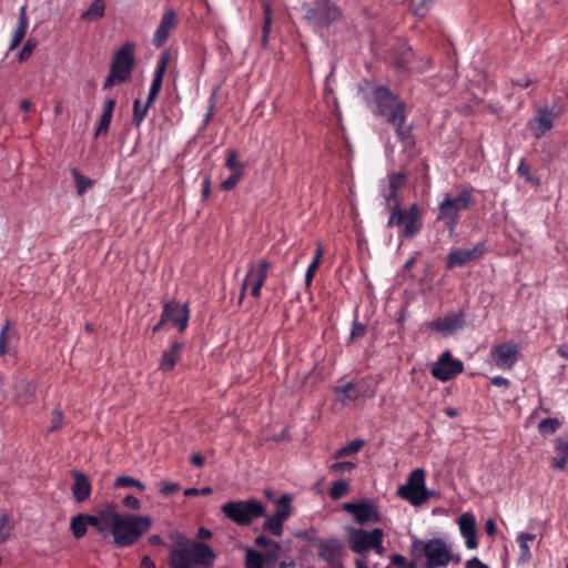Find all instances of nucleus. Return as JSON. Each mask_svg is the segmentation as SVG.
Wrapping results in <instances>:
<instances>
[{
    "label": "nucleus",
    "mask_w": 568,
    "mask_h": 568,
    "mask_svg": "<svg viewBox=\"0 0 568 568\" xmlns=\"http://www.w3.org/2000/svg\"><path fill=\"white\" fill-rule=\"evenodd\" d=\"M216 558L214 550L206 544L178 537L169 554L170 568H211Z\"/></svg>",
    "instance_id": "nucleus-1"
},
{
    "label": "nucleus",
    "mask_w": 568,
    "mask_h": 568,
    "mask_svg": "<svg viewBox=\"0 0 568 568\" xmlns=\"http://www.w3.org/2000/svg\"><path fill=\"white\" fill-rule=\"evenodd\" d=\"M110 530L118 547H128L133 545L149 528L152 520L148 516L120 515L110 511L108 516Z\"/></svg>",
    "instance_id": "nucleus-2"
},
{
    "label": "nucleus",
    "mask_w": 568,
    "mask_h": 568,
    "mask_svg": "<svg viewBox=\"0 0 568 568\" xmlns=\"http://www.w3.org/2000/svg\"><path fill=\"white\" fill-rule=\"evenodd\" d=\"M474 203L473 191L462 190L458 194H445L438 205L437 221L444 222L448 231L454 233L460 212L467 210Z\"/></svg>",
    "instance_id": "nucleus-3"
},
{
    "label": "nucleus",
    "mask_w": 568,
    "mask_h": 568,
    "mask_svg": "<svg viewBox=\"0 0 568 568\" xmlns=\"http://www.w3.org/2000/svg\"><path fill=\"white\" fill-rule=\"evenodd\" d=\"M224 516L237 526H248L265 516V506L256 499L232 500L221 507Z\"/></svg>",
    "instance_id": "nucleus-4"
},
{
    "label": "nucleus",
    "mask_w": 568,
    "mask_h": 568,
    "mask_svg": "<svg viewBox=\"0 0 568 568\" xmlns=\"http://www.w3.org/2000/svg\"><path fill=\"white\" fill-rule=\"evenodd\" d=\"M304 19L316 32L327 29L342 17L339 8L329 0H315L313 4L304 3Z\"/></svg>",
    "instance_id": "nucleus-5"
},
{
    "label": "nucleus",
    "mask_w": 568,
    "mask_h": 568,
    "mask_svg": "<svg viewBox=\"0 0 568 568\" xmlns=\"http://www.w3.org/2000/svg\"><path fill=\"white\" fill-rule=\"evenodd\" d=\"M133 52L134 45L126 43L114 54L110 73L103 84L104 90L130 79L134 64Z\"/></svg>",
    "instance_id": "nucleus-6"
},
{
    "label": "nucleus",
    "mask_w": 568,
    "mask_h": 568,
    "mask_svg": "<svg viewBox=\"0 0 568 568\" xmlns=\"http://www.w3.org/2000/svg\"><path fill=\"white\" fill-rule=\"evenodd\" d=\"M376 112L386 118L389 123H399L405 119V104L385 87H378L374 91Z\"/></svg>",
    "instance_id": "nucleus-7"
},
{
    "label": "nucleus",
    "mask_w": 568,
    "mask_h": 568,
    "mask_svg": "<svg viewBox=\"0 0 568 568\" xmlns=\"http://www.w3.org/2000/svg\"><path fill=\"white\" fill-rule=\"evenodd\" d=\"M426 474L422 468L413 470L405 485L398 488V495L413 506H419L428 500L434 493L425 487Z\"/></svg>",
    "instance_id": "nucleus-8"
},
{
    "label": "nucleus",
    "mask_w": 568,
    "mask_h": 568,
    "mask_svg": "<svg viewBox=\"0 0 568 568\" xmlns=\"http://www.w3.org/2000/svg\"><path fill=\"white\" fill-rule=\"evenodd\" d=\"M423 552L427 559L426 568L446 567L454 560L452 547L440 538H433L427 541H419Z\"/></svg>",
    "instance_id": "nucleus-9"
},
{
    "label": "nucleus",
    "mask_w": 568,
    "mask_h": 568,
    "mask_svg": "<svg viewBox=\"0 0 568 568\" xmlns=\"http://www.w3.org/2000/svg\"><path fill=\"white\" fill-rule=\"evenodd\" d=\"M268 268L270 263L266 260L250 263L248 271L242 284L240 302L243 300L244 294L248 288L251 290V295L254 298H258L261 296V290L266 281Z\"/></svg>",
    "instance_id": "nucleus-10"
},
{
    "label": "nucleus",
    "mask_w": 568,
    "mask_h": 568,
    "mask_svg": "<svg viewBox=\"0 0 568 568\" xmlns=\"http://www.w3.org/2000/svg\"><path fill=\"white\" fill-rule=\"evenodd\" d=\"M560 109L539 108L534 119L528 122V128L536 139L542 138L554 126V120L560 115Z\"/></svg>",
    "instance_id": "nucleus-11"
},
{
    "label": "nucleus",
    "mask_w": 568,
    "mask_h": 568,
    "mask_svg": "<svg viewBox=\"0 0 568 568\" xmlns=\"http://www.w3.org/2000/svg\"><path fill=\"white\" fill-rule=\"evenodd\" d=\"M464 365L460 361L454 359L449 352L443 353L432 368V375L447 382L463 372Z\"/></svg>",
    "instance_id": "nucleus-12"
},
{
    "label": "nucleus",
    "mask_w": 568,
    "mask_h": 568,
    "mask_svg": "<svg viewBox=\"0 0 568 568\" xmlns=\"http://www.w3.org/2000/svg\"><path fill=\"white\" fill-rule=\"evenodd\" d=\"M518 346L511 343H503L491 349L493 361L501 369H511L518 359Z\"/></svg>",
    "instance_id": "nucleus-13"
},
{
    "label": "nucleus",
    "mask_w": 568,
    "mask_h": 568,
    "mask_svg": "<svg viewBox=\"0 0 568 568\" xmlns=\"http://www.w3.org/2000/svg\"><path fill=\"white\" fill-rule=\"evenodd\" d=\"M344 509L352 514L355 520L363 525L369 521H378V510L371 501L346 503Z\"/></svg>",
    "instance_id": "nucleus-14"
},
{
    "label": "nucleus",
    "mask_w": 568,
    "mask_h": 568,
    "mask_svg": "<svg viewBox=\"0 0 568 568\" xmlns=\"http://www.w3.org/2000/svg\"><path fill=\"white\" fill-rule=\"evenodd\" d=\"M485 252L483 243H477L468 248H457L447 257V267L464 266L468 262L479 258Z\"/></svg>",
    "instance_id": "nucleus-15"
},
{
    "label": "nucleus",
    "mask_w": 568,
    "mask_h": 568,
    "mask_svg": "<svg viewBox=\"0 0 568 568\" xmlns=\"http://www.w3.org/2000/svg\"><path fill=\"white\" fill-rule=\"evenodd\" d=\"M406 176L404 173H393L387 176V180L381 184V194L387 207H392L396 200L397 191L404 185Z\"/></svg>",
    "instance_id": "nucleus-16"
},
{
    "label": "nucleus",
    "mask_w": 568,
    "mask_h": 568,
    "mask_svg": "<svg viewBox=\"0 0 568 568\" xmlns=\"http://www.w3.org/2000/svg\"><path fill=\"white\" fill-rule=\"evenodd\" d=\"M163 321L172 323L180 332H183L189 322V308L185 304L168 303L163 310Z\"/></svg>",
    "instance_id": "nucleus-17"
},
{
    "label": "nucleus",
    "mask_w": 568,
    "mask_h": 568,
    "mask_svg": "<svg viewBox=\"0 0 568 568\" xmlns=\"http://www.w3.org/2000/svg\"><path fill=\"white\" fill-rule=\"evenodd\" d=\"M349 545L351 549L359 555L367 554L372 549V544L375 539V529L366 531L363 529L353 528L349 530Z\"/></svg>",
    "instance_id": "nucleus-18"
},
{
    "label": "nucleus",
    "mask_w": 568,
    "mask_h": 568,
    "mask_svg": "<svg viewBox=\"0 0 568 568\" xmlns=\"http://www.w3.org/2000/svg\"><path fill=\"white\" fill-rule=\"evenodd\" d=\"M176 27V16H175V12L174 10L172 9H168L161 20H160V23L154 32V36H153V44L156 47V48H160L162 47L165 41L168 40L171 31L173 29H175Z\"/></svg>",
    "instance_id": "nucleus-19"
},
{
    "label": "nucleus",
    "mask_w": 568,
    "mask_h": 568,
    "mask_svg": "<svg viewBox=\"0 0 568 568\" xmlns=\"http://www.w3.org/2000/svg\"><path fill=\"white\" fill-rule=\"evenodd\" d=\"M464 324V316L462 313L449 314L443 318L433 321L429 326L436 332L448 335L460 328Z\"/></svg>",
    "instance_id": "nucleus-20"
},
{
    "label": "nucleus",
    "mask_w": 568,
    "mask_h": 568,
    "mask_svg": "<svg viewBox=\"0 0 568 568\" xmlns=\"http://www.w3.org/2000/svg\"><path fill=\"white\" fill-rule=\"evenodd\" d=\"M458 526L460 534L466 539L467 548L475 549L477 547L475 517L469 513L463 514L458 519Z\"/></svg>",
    "instance_id": "nucleus-21"
},
{
    "label": "nucleus",
    "mask_w": 568,
    "mask_h": 568,
    "mask_svg": "<svg viewBox=\"0 0 568 568\" xmlns=\"http://www.w3.org/2000/svg\"><path fill=\"white\" fill-rule=\"evenodd\" d=\"M342 544L335 538L321 540L318 542V556L321 559L325 560L328 564H333L335 562V560H337L342 552Z\"/></svg>",
    "instance_id": "nucleus-22"
},
{
    "label": "nucleus",
    "mask_w": 568,
    "mask_h": 568,
    "mask_svg": "<svg viewBox=\"0 0 568 568\" xmlns=\"http://www.w3.org/2000/svg\"><path fill=\"white\" fill-rule=\"evenodd\" d=\"M33 397V386L23 378H17L13 383L12 400L19 405L28 404Z\"/></svg>",
    "instance_id": "nucleus-23"
},
{
    "label": "nucleus",
    "mask_w": 568,
    "mask_h": 568,
    "mask_svg": "<svg viewBox=\"0 0 568 568\" xmlns=\"http://www.w3.org/2000/svg\"><path fill=\"white\" fill-rule=\"evenodd\" d=\"M72 494L79 503H82L90 497L91 484L88 477L81 471L73 473Z\"/></svg>",
    "instance_id": "nucleus-24"
},
{
    "label": "nucleus",
    "mask_w": 568,
    "mask_h": 568,
    "mask_svg": "<svg viewBox=\"0 0 568 568\" xmlns=\"http://www.w3.org/2000/svg\"><path fill=\"white\" fill-rule=\"evenodd\" d=\"M334 394L336 400L341 402L343 405L348 404L351 402H355L362 395L359 387L355 383H346L345 385L336 386L334 388Z\"/></svg>",
    "instance_id": "nucleus-25"
},
{
    "label": "nucleus",
    "mask_w": 568,
    "mask_h": 568,
    "mask_svg": "<svg viewBox=\"0 0 568 568\" xmlns=\"http://www.w3.org/2000/svg\"><path fill=\"white\" fill-rule=\"evenodd\" d=\"M419 209L416 204L409 206L406 211L402 235L405 237H413L419 231Z\"/></svg>",
    "instance_id": "nucleus-26"
},
{
    "label": "nucleus",
    "mask_w": 568,
    "mask_h": 568,
    "mask_svg": "<svg viewBox=\"0 0 568 568\" xmlns=\"http://www.w3.org/2000/svg\"><path fill=\"white\" fill-rule=\"evenodd\" d=\"M555 453L557 457H555L551 462V465L555 469L564 470L568 466V439L567 438H557L555 445Z\"/></svg>",
    "instance_id": "nucleus-27"
},
{
    "label": "nucleus",
    "mask_w": 568,
    "mask_h": 568,
    "mask_svg": "<svg viewBox=\"0 0 568 568\" xmlns=\"http://www.w3.org/2000/svg\"><path fill=\"white\" fill-rule=\"evenodd\" d=\"M181 344L174 343L170 349L165 351L160 361V369L163 372H170L174 368L175 364L180 358Z\"/></svg>",
    "instance_id": "nucleus-28"
},
{
    "label": "nucleus",
    "mask_w": 568,
    "mask_h": 568,
    "mask_svg": "<svg viewBox=\"0 0 568 568\" xmlns=\"http://www.w3.org/2000/svg\"><path fill=\"white\" fill-rule=\"evenodd\" d=\"M115 106V100L114 99H108L104 103L103 113L100 118L99 125L95 132V135H100L103 133H106L111 123L113 110Z\"/></svg>",
    "instance_id": "nucleus-29"
},
{
    "label": "nucleus",
    "mask_w": 568,
    "mask_h": 568,
    "mask_svg": "<svg viewBox=\"0 0 568 568\" xmlns=\"http://www.w3.org/2000/svg\"><path fill=\"white\" fill-rule=\"evenodd\" d=\"M169 59H170L169 53L161 54V57L158 61L153 81L151 83V88H150L151 91L160 92L161 87H162L163 75L165 73V70H166V67L169 63Z\"/></svg>",
    "instance_id": "nucleus-30"
},
{
    "label": "nucleus",
    "mask_w": 568,
    "mask_h": 568,
    "mask_svg": "<svg viewBox=\"0 0 568 568\" xmlns=\"http://www.w3.org/2000/svg\"><path fill=\"white\" fill-rule=\"evenodd\" d=\"M105 11V1L104 0H94L88 10H85L80 19L87 22H92L100 20L103 18Z\"/></svg>",
    "instance_id": "nucleus-31"
},
{
    "label": "nucleus",
    "mask_w": 568,
    "mask_h": 568,
    "mask_svg": "<svg viewBox=\"0 0 568 568\" xmlns=\"http://www.w3.org/2000/svg\"><path fill=\"white\" fill-rule=\"evenodd\" d=\"M291 497L288 495H283L277 501V509L272 515L282 524L291 516Z\"/></svg>",
    "instance_id": "nucleus-32"
},
{
    "label": "nucleus",
    "mask_w": 568,
    "mask_h": 568,
    "mask_svg": "<svg viewBox=\"0 0 568 568\" xmlns=\"http://www.w3.org/2000/svg\"><path fill=\"white\" fill-rule=\"evenodd\" d=\"M535 538H536V536L534 534L523 532L518 536L517 540H518L519 549H520L519 561H521V562L528 561V559L531 556L530 549L528 546V541H532V540H535Z\"/></svg>",
    "instance_id": "nucleus-33"
},
{
    "label": "nucleus",
    "mask_w": 568,
    "mask_h": 568,
    "mask_svg": "<svg viewBox=\"0 0 568 568\" xmlns=\"http://www.w3.org/2000/svg\"><path fill=\"white\" fill-rule=\"evenodd\" d=\"M365 445V442L363 439H354L351 443H348L346 446L339 448L335 452L334 457L335 458H342L346 456L354 455L358 453Z\"/></svg>",
    "instance_id": "nucleus-34"
},
{
    "label": "nucleus",
    "mask_w": 568,
    "mask_h": 568,
    "mask_svg": "<svg viewBox=\"0 0 568 568\" xmlns=\"http://www.w3.org/2000/svg\"><path fill=\"white\" fill-rule=\"evenodd\" d=\"M390 210V216L387 222V226H400L404 224V220L406 217V211H403L399 209V203H394L392 207H388Z\"/></svg>",
    "instance_id": "nucleus-35"
},
{
    "label": "nucleus",
    "mask_w": 568,
    "mask_h": 568,
    "mask_svg": "<svg viewBox=\"0 0 568 568\" xmlns=\"http://www.w3.org/2000/svg\"><path fill=\"white\" fill-rule=\"evenodd\" d=\"M71 530L73 536L79 539L83 537L87 532V524L83 518V514L77 515L71 519Z\"/></svg>",
    "instance_id": "nucleus-36"
},
{
    "label": "nucleus",
    "mask_w": 568,
    "mask_h": 568,
    "mask_svg": "<svg viewBox=\"0 0 568 568\" xmlns=\"http://www.w3.org/2000/svg\"><path fill=\"white\" fill-rule=\"evenodd\" d=\"M263 529L271 532L272 535L280 537L283 534V524L278 521L272 515H265V521L263 524Z\"/></svg>",
    "instance_id": "nucleus-37"
},
{
    "label": "nucleus",
    "mask_w": 568,
    "mask_h": 568,
    "mask_svg": "<svg viewBox=\"0 0 568 568\" xmlns=\"http://www.w3.org/2000/svg\"><path fill=\"white\" fill-rule=\"evenodd\" d=\"M264 559L261 552L253 549L246 550L245 568H263Z\"/></svg>",
    "instance_id": "nucleus-38"
},
{
    "label": "nucleus",
    "mask_w": 568,
    "mask_h": 568,
    "mask_svg": "<svg viewBox=\"0 0 568 568\" xmlns=\"http://www.w3.org/2000/svg\"><path fill=\"white\" fill-rule=\"evenodd\" d=\"M225 165L229 170L232 171V173H242L244 172V165L239 160V154L236 151H229Z\"/></svg>",
    "instance_id": "nucleus-39"
},
{
    "label": "nucleus",
    "mask_w": 568,
    "mask_h": 568,
    "mask_svg": "<svg viewBox=\"0 0 568 568\" xmlns=\"http://www.w3.org/2000/svg\"><path fill=\"white\" fill-rule=\"evenodd\" d=\"M114 485H115V487H124V488L135 487L140 491L145 489V486L142 481H140L133 477H130V476L118 477L115 479Z\"/></svg>",
    "instance_id": "nucleus-40"
},
{
    "label": "nucleus",
    "mask_w": 568,
    "mask_h": 568,
    "mask_svg": "<svg viewBox=\"0 0 568 568\" xmlns=\"http://www.w3.org/2000/svg\"><path fill=\"white\" fill-rule=\"evenodd\" d=\"M348 491V483L345 480H337L335 481L331 489H329V496L337 500L341 499L343 496H345Z\"/></svg>",
    "instance_id": "nucleus-41"
},
{
    "label": "nucleus",
    "mask_w": 568,
    "mask_h": 568,
    "mask_svg": "<svg viewBox=\"0 0 568 568\" xmlns=\"http://www.w3.org/2000/svg\"><path fill=\"white\" fill-rule=\"evenodd\" d=\"M280 551L281 546L277 541L273 542L268 548H266L263 559L268 568H271V565H273L276 561Z\"/></svg>",
    "instance_id": "nucleus-42"
},
{
    "label": "nucleus",
    "mask_w": 568,
    "mask_h": 568,
    "mask_svg": "<svg viewBox=\"0 0 568 568\" xmlns=\"http://www.w3.org/2000/svg\"><path fill=\"white\" fill-rule=\"evenodd\" d=\"M397 132L399 140L408 145L412 142L410 130L405 126V119L400 120L399 123H392Z\"/></svg>",
    "instance_id": "nucleus-43"
},
{
    "label": "nucleus",
    "mask_w": 568,
    "mask_h": 568,
    "mask_svg": "<svg viewBox=\"0 0 568 568\" xmlns=\"http://www.w3.org/2000/svg\"><path fill=\"white\" fill-rule=\"evenodd\" d=\"M10 339H11L10 326H9V323L6 322V324L2 326V328L0 331V356L6 354L9 351Z\"/></svg>",
    "instance_id": "nucleus-44"
},
{
    "label": "nucleus",
    "mask_w": 568,
    "mask_h": 568,
    "mask_svg": "<svg viewBox=\"0 0 568 568\" xmlns=\"http://www.w3.org/2000/svg\"><path fill=\"white\" fill-rule=\"evenodd\" d=\"M72 174L75 181L78 193L83 194L92 185V181L81 175L77 170H73Z\"/></svg>",
    "instance_id": "nucleus-45"
},
{
    "label": "nucleus",
    "mask_w": 568,
    "mask_h": 568,
    "mask_svg": "<svg viewBox=\"0 0 568 568\" xmlns=\"http://www.w3.org/2000/svg\"><path fill=\"white\" fill-rule=\"evenodd\" d=\"M148 105H143V108L140 105V101L139 100H135L134 101V108H133V123L135 126H139L142 121L144 120L146 113H148Z\"/></svg>",
    "instance_id": "nucleus-46"
},
{
    "label": "nucleus",
    "mask_w": 568,
    "mask_h": 568,
    "mask_svg": "<svg viewBox=\"0 0 568 568\" xmlns=\"http://www.w3.org/2000/svg\"><path fill=\"white\" fill-rule=\"evenodd\" d=\"M559 427V422L556 418H545L540 420L538 425V429L540 433H549L552 434Z\"/></svg>",
    "instance_id": "nucleus-47"
},
{
    "label": "nucleus",
    "mask_w": 568,
    "mask_h": 568,
    "mask_svg": "<svg viewBox=\"0 0 568 568\" xmlns=\"http://www.w3.org/2000/svg\"><path fill=\"white\" fill-rule=\"evenodd\" d=\"M355 467L356 464L353 462H338L329 466V471L333 474H343L345 471H352Z\"/></svg>",
    "instance_id": "nucleus-48"
},
{
    "label": "nucleus",
    "mask_w": 568,
    "mask_h": 568,
    "mask_svg": "<svg viewBox=\"0 0 568 568\" xmlns=\"http://www.w3.org/2000/svg\"><path fill=\"white\" fill-rule=\"evenodd\" d=\"M36 47H37L36 39H32V38L28 39L19 54V61L23 62V61L28 60L29 57L32 54L33 50L36 49Z\"/></svg>",
    "instance_id": "nucleus-49"
},
{
    "label": "nucleus",
    "mask_w": 568,
    "mask_h": 568,
    "mask_svg": "<svg viewBox=\"0 0 568 568\" xmlns=\"http://www.w3.org/2000/svg\"><path fill=\"white\" fill-rule=\"evenodd\" d=\"M26 33H27V29H20L19 27L16 28V30L13 31V33L11 36V42L9 45L10 51H13L14 49H17L20 45L23 38L26 37Z\"/></svg>",
    "instance_id": "nucleus-50"
},
{
    "label": "nucleus",
    "mask_w": 568,
    "mask_h": 568,
    "mask_svg": "<svg viewBox=\"0 0 568 568\" xmlns=\"http://www.w3.org/2000/svg\"><path fill=\"white\" fill-rule=\"evenodd\" d=\"M383 537L384 531L381 528H375V539L372 544V549H375V551L381 556L385 551V548L383 547Z\"/></svg>",
    "instance_id": "nucleus-51"
},
{
    "label": "nucleus",
    "mask_w": 568,
    "mask_h": 568,
    "mask_svg": "<svg viewBox=\"0 0 568 568\" xmlns=\"http://www.w3.org/2000/svg\"><path fill=\"white\" fill-rule=\"evenodd\" d=\"M11 527L4 514H0V542H3L10 535Z\"/></svg>",
    "instance_id": "nucleus-52"
},
{
    "label": "nucleus",
    "mask_w": 568,
    "mask_h": 568,
    "mask_svg": "<svg viewBox=\"0 0 568 568\" xmlns=\"http://www.w3.org/2000/svg\"><path fill=\"white\" fill-rule=\"evenodd\" d=\"M271 27H272V18H264V23L262 27V37H261V44L264 48H266L268 44Z\"/></svg>",
    "instance_id": "nucleus-53"
},
{
    "label": "nucleus",
    "mask_w": 568,
    "mask_h": 568,
    "mask_svg": "<svg viewBox=\"0 0 568 568\" xmlns=\"http://www.w3.org/2000/svg\"><path fill=\"white\" fill-rule=\"evenodd\" d=\"M242 175V173H232L224 182H222L221 187L223 190H232L237 185Z\"/></svg>",
    "instance_id": "nucleus-54"
},
{
    "label": "nucleus",
    "mask_w": 568,
    "mask_h": 568,
    "mask_svg": "<svg viewBox=\"0 0 568 568\" xmlns=\"http://www.w3.org/2000/svg\"><path fill=\"white\" fill-rule=\"evenodd\" d=\"M62 423H63L62 412L59 409L53 410V418H52V423H51L49 430L54 432V430L59 429L62 426Z\"/></svg>",
    "instance_id": "nucleus-55"
},
{
    "label": "nucleus",
    "mask_w": 568,
    "mask_h": 568,
    "mask_svg": "<svg viewBox=\"0 0 568 568\" xmlns=\"http://www.w3.org/2000/svg\"><path fill=\"white\" fill-rule=\"evenodd\" d=\"M320 264H317V261H312V263L308 265L305 274V283L306 285H310L315 272L317 271Z\"/></svg>",
    "instance_id": "nucleus-56"
},
{
    "label": "nucleus",
    "mask_w": 568,
    "mask_h": 568,
    "mask_svg": "<svg viewBox=\"0 0 568 568\" xmlns=\"http://www.w3.org/2000/svg\"><path fill=\"white\" fill-rule=\"evenodd\" d=\"M180 489L179 484L176 483H165L161 486L160 493L163 495H172Z\"/></svg>",
    "instance_id": "nucleus-57"
},
{
    "label": "nucleus",
    "mask_w": 568,
    "mask_h": 568,
    "mask_svg": "<svg viewBox=\"0 0 568 568\" xmlns=\"http://www.w3.org/2000/svg\"><path fill=\"white\" fill-rule=\"evenodd\" d=\"M123 504L125 507H128L130 509H139L141 506L140 500L132 495L126 496L123 499Z\"/></svg>",
    "instance_id": "nucleus-58"
},
{
    "label": "nucleus",
    "mask_w": 568,
    "mask_h": 568,
    "mask_svg": "<svg viewBox=\"0 0 568 568\" xmlns=\"http://www.w3.org/2000/svg\"><path fill=\"white\" fill-rule=\"evenodd\" d=\"M17 27H19L20 29H28V17L26 7L20 8Z\"/></svg>",
    "instance_id": "nucleus-59"
},
{
    "label": "nucleus",
    "mask_w": 568,
    "mask_h": 568,
    "mask_svg": "<svg viewBox=\"0 0 568 568\" xmlns=\"http://www.w3.org/2000/svg\"><path fill=\"white\" fill-rule=\"evenodd\" d=\"M364 334H365V326L355 322L353 325L352 332H351V337L354 339V338L364 336Z\"/></svg>",
    "instance_id": "nucleus-60"
},
{
    "label": "nucleus",
    "mask_w": 568,
    "mask_h": 568,
    "mask_svg": "<svg viewBox=\"0 0 568 568\" xmlns=\"http://www.w3.org/2000/svg\"><path fill=\"white\" fill-rule=\"evenodd\" d=\"M517 172L520 176H524L526 179V181H530L531 180V176H530V173H529V169L525 162V160H521L519 162V165L517 168Z\"/></svg>",
    "instance_id": "nucleus-61"
},
{
    "label": "nucleus",
    "mask_w": 568,
    "mask_h": 568,
    "mask_svg": "<svg viewBox=\"0 0 568 568\" xmlns=\"http://www.w3.org/2000/svg\"><path fill=\"white\" fill-rule=\"evenodd\" d=\"M273 542H275V540H272V539H270V538H267L266 536H263V535L257 536V537L255 538V545H256L257 547H261V548H265V549H266V548H268Z\"/></svg>",
    "instance_id": "nucleus-62"
},
{
    "label": "nucleus",
    "mask_w": 568,
    "mask_h": 568,
    "mask_svg": "<svg viewBox=\"0 0 568 568\" xmlns=\"http://www.w3.org/2000/svg\"><path fill=\"white\" fill-rule=\"evenodd\" d=\"M110 513H105L101 516L100 525H98L95 528L100 532H105L108 529H110V524L108 521V516Z\"/></svg>",
    "instance_id": "nucleus-63"
},
{
    "label": "nucleus",
    "mask_w": 568,
    "mask_h": 568,
    "mask_svg": "<svg viewBox=\"0 0 568 568\" xmlns=\"http://www.w3.org/2000/svg\"><path fill=\"white\" fill-rule=\"evenodd\" d=\"M491 384L497 386V387H508L510 382L505 378V377H501V376H495L491 378Z\"/></svg>",
    "instance_id": "nucleus-64"
}]
</instances>
